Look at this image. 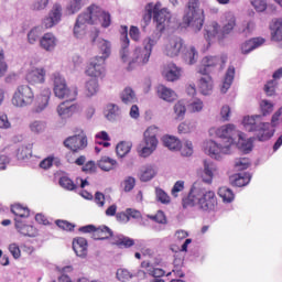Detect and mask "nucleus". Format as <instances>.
<instances>
[{"label": "nucleus", "mask_w": 282, "mask_h": 282, "mask_svg": "<svg viewBox=\"0 0 282 282\" xmlns=\"http://www.w3.org/2000/svg\"><path fill=\"white\" fill-rule=\"evenodd\" d=\"M155 195H156V200L161 202V204H171V197L164 189L156 187L155 188Z\"/></svg>", "instance_id": "obj_48"}, {"label": "nucleus", "mask_w": 282, "mask_h": 282, "mask_svg": "<svg viewBox=\"0 0 282 282\" xmlns=\"http://www.w3.org/2000/svg\"><path fill=\"white\" fill-rule=\"evenodd\" d=\"M262 116H270L272 111H274V105L268 100H262L261 105Z\"/></svg>", "instance_id": "obj_52"}, {"label": "nucleus", "mask_w": 282, "mask_h": 282, "mask_svg": "<svg viewBox=\"0 0 282 282\" xmlns=\"http://www.w3.org/2000/svg\"><path fill=\"white\" fill-rule=\"evenodd\" d=\"M85 89L86 96L88 98H91V96H96L98 94V79L93 78L86 82Z\"/></svg>", "instance_id": "obj_40"}, {"label": "nucleus", "mask_w": 282, "mask_h": 282, "mask_svg": "<svg viewBox=\"0 0 282 282\" xmlns=\"http://www.w3.org/2000/svg\"><path fill=\"white\" fill-rule=\"evenodd\" d=\"M264 43L265 40L263 37H253L241 45V52L242 54H250V52L257 50V47H261Z\"/></svg>", "instance_id": "obj_27"}, {"label": "nucleus", "mask_w": 282, "mask_h": 282, "mask_svg": "<svg viewBox=\"0 0 282 282\" xmlns=\"http://www.w3.org/2000/svg\"><path fill=\"white\" fill-rule=\"evenodd\" d=\"M184 158H191L193 155V142L186 141L184 148L181 151Z\"/></svg>", "instance_id": "obj_57"}, {"label": "nucleus", "mask_w": 282, "mask_h": 282, "mask_svg": "<svg viewBox=\"0 0 282 282\" xmlns=\"http://www.w3.org/2000/svg\"><path fill=\"white\" fill-rule=\"evenodd\" d=\"M202 76L198 80V89L203 96H210L213 94V77L208 74H202Z\"/></svg>", "instance_id": "obj_22"}, {"label": "nucleus", "mask_w": 282, "mask_h": 282, "mask_svg": "<svg viewBox=\"0 0 282 282\" xmlns=\"http://www.w3.org/2000/svg\"><path fill=\"white\" fill-rule=\"evenodd\" d=\"M55 224L58 228H61L62 230H67L68 232H72V230L76 228V225L67 220H55Z\"/></svg>", "instance_id": "obj_53"}, {"label": "nucleus", "mask_w": 282, "mask_h": 282, "mask_svg": "<svg viewBox=\"0 0 282 282\" xmlns=\"http://www.w3.org/2000/svg\"><path fill=\"white\" fill-rule=\"evenodd\" d=\"M105 116L107 120H109L110 122H115V120H118V118L120 117V108H118V106L113 104H110L107 106Z\"/></svg>", "instance_id": "obj_36"}, {"label": "nucleus", "mask_w": 282, "mask_h": 282, "mask_svg": "<svg viewBox=\"0 0 282 282\" xmlns=\"http://www.w3.org/2000/svg\"><path fill=\"white\" fill-rule=\"evenodd\" d=\"M163 144L170 149V151H180L182 147V143L178 141V139L171 135L163 137Z\"/></svg>", "instance_id": "obj_34"}, {"label": "nucleus", "mask_w": 282, "mask_h": 282, "mask_svg": "<svg viewBox=\"0 0 282 282\" xmlns=\"http://www.w3.org/2000/svg\"><path fill=\"white\" fill-rule=\"evenodd\" d=\"M217 65H219V56H205L198 67V74L209 75L213 72V67H217Z\"/></svg>", "instance_id": "obj_20"}, {"label": "nucleus", "mask_w": 282, "mask_h": 282, "mask_svg": "<svg viewBox=\"0 0 282 282\" xmlns=\"http://www.w3.org/2000/svg\"><path fill=\"white\" fill-rule=\"evenodd\" d=\"M203 173L202 180L205 184H213V177H215V173L217 172V165L210 160L203 161Z\"/></svg>", "instance_id": "obj_18"}, {"label": "nucleus", "mask_w": 282, "mask_h": 282, "mask_svg": "<svg viewBox=\"0 0 282 282\" xmlns=\"http://www.w3.org/2000/svg\"><path fill=\"white\" fill-rule=\"evenodd\" d=\"M32 102H34V91H32V88L28 85L19 86L13 95L12 105L14 107H29Z\"/></svg>", "instance_id": "obj_8"}, {"label": "nucleus", "mask_w": 282, "mask_h": 282, "mask_svg": "<svg viewBox=\"0 0 282 282\" xmlns=\"http://www.w3.org/2000/svg\"><path fill=\"white\" fill-rule=\"evenodd\" d=\"M182 191H184V181H177L172 188L173 197H177V193H182Z\"/></svg>", "instance_id": "obj_62"}, {"label": "nucleus", "mask_w": 282, "mask_h": 282, "mask_svg": "<svg viewBox=\"0 0 282 282\" xmlns=\"http://www.w3.org/2000/svg\"><path fill=\"white\" fill-rule=\"evenodd\" d=\"M30 129L31 131H33V133H41V131L45 129V124L43 123V121H33L30 124Z\"/></svg>", "instance_id": "obj_58"}, {"label": "nucleus", "mask_w": 282, "mask_h": 282, "mask_svg": "<svg viewBox=\"0 0 282 282\" xmlns=\"http://www.w3.org/2000/svg\"><path fill=\"white\" fill-rule=\"evenodd\" d=\"M150 219L156 221V224H166V215L162 210H159L154 216H150Z\"/></svg>", "instance_id": "obj_60"}, {"label": "nucleus", "mask_w": 282, "mask_h": 282, "mask_svg": "<svg viewBox=\"0 0 282 282\" xmlns=\"http://www.w3.org/2000/svg\"><path fill=\"white\" fill-rule=\"evenodd\" d=\"M183 23L199 32L204 28V9L199 8V0H188L183 15Z\"/></svg>", "instance_id": "obj_5"}, {"label": "nucleus", "mask_w": 282, "mask_h": 282, "mask_svg": "<svg viewBox=\"0 0 282 282\" xmlns=\"http://www.w3.org/2000/svg\"><path fill=\"white\" fill-rule=\"evenodd\" d=\"M17 158L18 160H28V158H32V144L21 145L18 149Z\"/></svg>", "instance_id": "obj_43"}, {"label": "nucleus", "mask_w": 282, "mask_h": 282, "mask_svg": "<svg viewBox=\"0 0 282 282\" xmlns=\"http://www.w3.org/2000/svg\"><path fill=\"white\" fill-rule=\"evenodd\" d=\"M121 101L123 105H133L138 100L135 97V91H133V88L126 87L121 94H120Z\"/></svg>", "instance_id": "obj_31"}, {"label": "nucleus", "mask_w": 282, "mask_h": 282, "mask_svg": "<svg viewBox=\"0 0 282 282\" xmlns=\"http://www.w3.org/2000/svg\"><path fill=\"white\" fill-rule=\"evenodd\" d=\"M72 100H74V98H68V100L62 102L58 107H57V113L59 116V118H62L63 120L67 119V118H72V116H74V113H76V105L70 104Z\"/></svg>", "instance_id": "obj_19"}, {"label": "nucleus", "mask_w": 282, "mask_h": 282, "mask_svg": "<svg viewBox=\"0 0 282 282\" xmlns=\"http://www.w3.org/2000/svg\"><path fill=\"white\" fill-rule=\"evenodd\" d=\"M232 80H235V66H229L220 87L221 94H226L230 89L232 86Z\"/></svg>", "instance_id": "obj_30"}, {"label": "nucleus", "mask_w": 282, "mask_h": 282, "mask_svg": "<svg viewBox=\"0 0 282 282\" xmlns=\"http://www.w3.org/2000/svg\"><path fill=\"white\" fill-rule=\"evenodd\" d=\"M182 76V68L177 67V65L170 63L164 72V78L169 83H175V80H180Z\"/></svg>", "instance_id": "obj_24"}, {"label": "nucleus", "mask_w": 282, "mask_h": 282, "mask_svg": "<svg viewBox=\"0 0 282 282\" xmlns=\"http://www.w3.org/2000/svg\"><path fill=\"white\" fill-rule=\"evenodd\" d=\"M226 23L219 29V24L217 22H213L210 29L206 30L205 39L206 41H210L212 39H217L218 41H224L235 30V25H237V18L232 12L225 13Z\"/></svg>", "instance_id": "obj_6"}, {"label": "nucleus", "mask_w": 282, "mask_h": 282, "mask_svg": "<svg viewBox=\"0 0 282 282\" xmlns=\"http://www.w3.org/2000/svg\"><path fill=\"white\" fill-rule=\"evenodd\" d=\"M52 96V91L50 89H46L41 94L35 101V105L33 107L34 113H43L45 109H47V106L50 105V97Z\"/></svg>", "instance_id": "obj_21"}, {"label": "nucleus", "mask_w": 282, "mask_h": 282, "mask_svg": "<svg viewBox=\"0 0 282 282\" xmlns=\"http://www.w3.org/2000/svg\"><path fill=\"white\" fill-rule=\"evenodd\" d=\"M97 165L101 169V171H113L116 166H118V161L113 160L109 156H102L101 160L98 161Z\"/></svg>", "instance_id": "obj_32"}, {"label": "nucleus", "mask_w": 282, "mask_h": 282, "mask_svg": "<svg viewBox=\"0 0 282 282\" xmlns=\"http://www.w3.org/2000/svg\"><path fill=\"white\" fill-rule=\"evenodd\" d=\"M86 12L89 14L93 25H96L98 21H100L101 28H109V25H111V14L104 11L100 7L93 4L87 8Z\"/></svg>", "instance_id": "obj_10"}, {"label": "nucleus", "mask_w": 282, "mask_h": 282, "mask_svg": "<svg viewBox=\"0 0 282 282\" xmlns=\"http://www.w3.org/2000/svg\"><path fill=\"white\" fill-rule=\"evenodd\" d=\"M93 20L89 18L87 11L80 13L75 22L73 34L75 39H83L85 36V30H87V25H93Z\"/></svg>", "instance_id": "obj_13"}, {"label": "nucleus", "mask_w": 282, "mask_h": 282, "mask_svg": "<svg viewBox=\"0 0 282 282\" xmlns=\"http://www.w3.org/2000/svg\"><path fill=\"white\" fill-rule=\"evenodd\" d=\"M95 202L100 208H102V206H105V194L96 192Z\"/></svg>", "instance_id": "obj_64"}, {"label": "nucleus", "mask_w": 282, "mask_h": 282, "mask_svg": "<svg viewBox=\"0 0 282 282\" xmlns=\"http://www.w3.org/2000/svg\"><path fill=\"white\" fill-rule=\"evenodd\" d=\"M252 6L258 12H265L268 10V2L265 0H252Z\"/></svg>", "instance_id": "obj_55"}, {"label": "nucleus", "mask_w": 282, "mask_h": 282, "mask_svg": "<svg viewBox=\"0 0 282 282\" xmlns=\"http://www.w3.org/2000/svg\"><path fill=\"white\" fill-rule=\"evenodd\" d=\"M59 186H62V188H66V191H76V184H74V181L67 176H62L59 178Z\"/></svg>", "instance_id": "obj_49"}, {"label": "nucleus", "mask_w": 282, "mask_h": 282, "mask_svg": "<svg viewBox=\"0 0 282 282\" xmlns=\"http://www.w3.org/2000/svg\"><path fill=\"white\" fill-rule=\"evenodd\" d=\"M189 109L193 112L202 111V109H204V102L199 99H196L189 105Z\"/></svg>", "instance_id": "obj_63"}, {"label": "nucleus", "mask_w": 282, "mask_h": 282, "mask_svg": "<svg viewBox=\"0 0 282 282\" xmlns=\"http://www.w3.org/2000/svg\"><path fill=\"white\" fill-rule=\"evenodd\" d=\"M155 175H158V172H155V169H153V166L151 165H148L141 170L140 180L142 182H151V180H153Z\"/></svg>", "instance_id": "obj_37"}, {"label": "nucleus", "mask_w": 282, "mask_h": 282, "mask_svg": "<svg viewBox=\"0 0 282 282\" xmlns=\"http://www.w3.org/2000/svg\"><path fill=\"white\" fill-rule=\"evenodd\" d=\"M250 180H252V175L250 173L241 172L230 177V182L232 186H248L250 184Z\"/></svg>", "instance_id": "obj_29"}, {"label": "nucleus", "mask_w": 282, "mask_h": 282, "mask_svg": "<svg viewBox=\"0 0 282 282\" xmlns=\"http://www.w3.org/2000/svg\"><path fill=\"white\" fill-rule=\"evenodd\" d=\"M261 115L253 117H245L242 124L249 133H254L253 138L248 141L243 139V134L235 128V124L228 123L217 129L216 135L221 140V143H217L213 140L205 143V153L214 158V160H221V153L228 155L230 148L236 145L245 153L252 151V141L265 142L274 135V129H270V122H259Z\"/></svg>", "instance_id": "obj_1"}, {"label": "nucleus", "mask_w": 282, "mask_h": 282, "mask_svg": "<svg viewBox=\"0 0 282 282\" xmlns=\"http://www.w3.org/2000/svg\"><path fill=\"white\" fill-rule=\"evenodd\" d=\"M61 17H63V7L56 3L53 6V9L50 11L48 17L44 18L42 21L43 28L48 30L50 28H54V25H58L61 22Z\"/></svg>", "instance_id": "obj_17"}, {"label": "nucleus", "mask_w": 282, "mask_h": 282, "mask_svg": "<svg viewBox=\"0 0 282 282\" xmlns=\"http://www.w3.org/2000/svg\"><path fill=\"white\" fill-rule=\"evenodd\" d=\"M87 239L83 237H77L73 239V250L75 254H77L82 259H85V257H87Z\"/></svg>", "instance_id": "obj_23"}, {"label": "nucleus", "mask_w": 282, "mask_h": 282, "mask_svg": "<svg viewBox=\"0 0 282 282\" xmlns=\"http://www.w3.org/2000/svg\"><path fill=\"white\" fill-rule=\"evenodd\" d=\"M131 278H132L131 272H129V270H127V269H119L117 271V279L119 281H122V282L129 281V279H131Z\"/></svg>", "instance_id": "obj_56"}, {"label": "nucleus", "mask_w": 282, "mask_h": 282, "mask_svg": "<svg viewBox=\"0 0 282 282\" xmlns=\"http://www.w3.org/2000/svg\"><path fill=\"white\" fill-rule=\"evenodd\" d=\"M158 41H160V34L154 33L143 40V47L138 46L132 51L130 64L127 67L128 72L135 69V67H142V65L149 63L151 54L153 53V47L158 45Z\"/></svg>", "instance_id": "obj_3"}, {"label": "nucleus", "mask_w": 282, "mask_h": 282, "mask_svg": "<svg viewBox=\"0 0 282 282\" xmlns=\"http://www.w3.org/2000/svg\"><path fill=\"white\" fill-rule=\"evenodd\" d=\"M250 167V159L240 158L235 160V169L236 171H246V169Z\"/></svg>", "instance_id": "obj_47"}, {"label": "nucleus", "mask_w": 282, "mask_h": 282, "mask_svg": "<svg viewBox=\"0 0 282 282\" xmlns=\"http://www.w3.org/2000/svg\"><path fill=\"white\" fill-rule=\"evenodd\" d=\"M110 237H112V246H118L119 248H131L135 243L133 239L124 235L113 236V231L105 225L95 228V232L93 234V239L97 241H105V239H109Z\"/></svg>", "instance_id": "obj_7"}, {"label": "nucleus", "mask_w": 282, "mask_h": 282, "mask_svg": "<svg viewBox=\"0 0 282 282\" xmlns=\"http://www.w3.org/2000/svg\"><path fill=\"white\" fill-rule=\"evenodd\" d=\"M50 4V0H34L31 4V10L35 12H41V10H45Z\"/></svg>", "instance_id": "obj_50"}, {"label": "nucleus", "mask_w": 282, "mask_h": 282, "mask_svg": "<svg viewBox=\"0 0 282 282\" xmlns=\"http://www.w3.org/2000/svg\"><path fill=\"white\" fill-rule=\"evenodd\" d=\"M87 3H89V0H70L67 10L69 14H76V12H80Z\"/></svg>", "instance_id": "obj_35"}, {"label": "nucleus", "mask_w": 282, "mask_h": 282, "mask_svg": "<svg viewBox=\"0 0 282 282\" xmlns=\"http://www.w3.org/2000/svg\"><path fill=\"white\" fill-rule=\"evenodd\" d=\"M11 213L15 215V219H23L30 217V209L21 205L11 206Z\"/></svg>", "instance_id": "obj_41"}, {"label": "nucleus", "mask_w": 282, "mask_h": 282, "mask_svg": "<svg viewBox=\"0 0 282 282\" xmlns=\"http://www.w3.org/2000/svg\"><path fill=\"white\" fill-rule=\"evenodd\" d=\"M53 91L56 98H68L69 99V88H67V83L65 82V78L61 76L59 74L53 75Z\"/></svg>", "instance_id": "obj_16"}, {"label": "nucleus", "mask_w": 282, "mask_h": 282, "mask_svg": "<svg viewBox=\"0 0 282 282\" xmlns=\"http://www.w3.org/2000/svg\"><path fill=\"white\" fill-rule=\"evenodd\" d=\"M56 36L52 33H45L43 37L40 40V45L42 50H45V52H54L56 47Z\"/></svg>", "instance_id": "obj_25"}, {"label": "nucleus", "mask_w": 282, "mask_h": 282, "mask_svg": "<svg viewBox=\"0 0 282 282\" xmlns=\"http://www.w3.org/2000/svg\"><path fill=\"white\" fill-rule=\"evenodd\" d=\"M175 120H184L186 116V106L182 101H178L174 105Z\"/></svg>", "instance_id": "obj_46"}, {"label": "nucleus", "mask_w": 282, "mask_h": 282, "mask_svg": "<svg viewBox=\"0 0 282 282\" xmlns=\"http://www.w3.org/2000/svg\"><path fill=\"white\" fill-rule=\"evenodd\" d=\"M15 228L24 237H36V230L32 225H25L20 218H14Z\"/></svg>", "instance_id": "obj_28"}, {"label": "nucleus", "mask_w": 282, "mask_h": 282, "mask_svg": "<svg viewBox=\"0 0 282 282\" xmlns=\"http://www.w3.org/2000/svg\"><path fill=\"white\" fill-rule=\"evenodd\" d=\"M8 72V64H6V56L3 55V50H0V78L4 76Z\"/></svg>", "instance_id": "obj_59"}, {"label": "nucleus", "mask_w": 282, "mask_h": 282, "mask_svg": "<svg viewBox=\"0 0 282 282\" xmlns=\"http://www.w3.org/2000/svg\"><path fill=\"white\" fill-rule=\"evenodd\" d=\"M131 147H133V144H131V142L121 141L116 147L117 155L119 158H124V155H128L131 152Z\"/></svg>", "instance_id": "obj_39"}, {"label": "nucleus", "mask_w": 282, "mask_h": 282, "mask_svg": "<svg viewBox=\"0 0 282 282\" xmlns=\"http://www.w3.org/2000/svg\"><path fill=\"white\" fill-rule=\"evenodd\" d=\"M155 17V3L149 2L145 6V13L143 14V21L144 23H151V19Z\"/></svg>", "instance_id": "obj_44"}, {"label": "nucleus", "mask_w": 282, "mask_h": 282, "mask_svg": "<svg viewBox=\"0 0 282 282\" xmlns=\"http://www.w3.org/2000/svg\"><path fill=\"white\" fill-rule=\"evenodd\" d=\"M158 94L162 98V100H166L167 102H173V100L177 98L175 91L162 85L158 87Z\"/></svg>", "instance_id": "obj_33"}, {"label": "nucleus", "mask_w": 282, "mask_h": 282, "mask_svg": "<svg viewBox=\"0 0 282 282\" xmlns=\"http://www.w3.org/2000/svg\"><path fill=\"white\" fill-rule=\"evenodd\" d=\"M9 251L11 252L13 259H21V249L17 243L9 245Z\"/></svg>", "instance_id": "obj_61"}, {"label": "nucleus", "mask_w": 282, "mask_h": 282, "mask_svg": "<svg viewBox=\"0 0 282 282\" xmlns=\"http://www.w3.org/2000/svg\"><path fill=\"white\" fill-rule=\"evenodd\" d=\"M26 80L31 85H36L39 83H45V69L35 68L26 74Z\"/></svg>", "instance_id": "obj_26"}, {"label": "nucleus", "mask_w": 282, "mask_h": 282, "mask_svg": "<svg viewBox=\"0 0 282 282\" xmlns=\"http://www.w3.org/2000/svg\"><path fill=\"white\" fill-rule=\"evenodd\" d=\"M254 32V22L245 21L239 28V33L243 34V36H250Z\"/></svg>", "instance_id": "obj_45"}, {"label": "nucleus", "mask_w": 282, "mask_h": 282, "mask_svg": "<svg viewBox=\"0 0 282 282\" xmlns=\"http://www.w3.org/2000/svg\"><path fill=\"white\" fill-rule=\"evenodd\" d=\"M63 144L73 153H78V151H84V149H87V135L80 133L68 137L64 140Z\"/></svg>", "instance_id": "obj_11"}, {"label": "nucleus", "mask_w": 282, "mask_h": 282, "mask_svg": "<svg viewBox=\"0 0 282 282\" xmlns=\"http://www.w3.org/2000/svg\"><path fill=\"white\" fill-rule=\"evenodd\" d=\"M185 63L187 65H195L197 63V58H199V54L195 46H191L189 50L183 56Z\"/></svg>", "instance_id": "obj_38"}, {"label": "nucleus", "mask_w": 282, "mask_h": 282, "mask_svg": "<svg viewBox=\"0 0 282 282\" xmlns=\"http://www.w3.org/2000/svg\"><path fill=\"white\" fill-rule=\"evenodd\" d=\"M159 129L155 126L149 127L143 133V140L145 147L141 150L142 158H149L155 149H158V133Z\"/></svg>", "instance_id": "obj_9"}, {"label": "nucleus", "mask_w": 282, "mask_h": 282, "mask_svg": "<svg viewBox=\"0 0 282 282\" xmlns=\"http://www.w3.org/2000/svg\"><path fill=\"white\" fill-rule=\"evenodd\" d=\"M123 191L124 193H131L132 188H135V177L128 176L123 181Z\"/></svg>", "instance_id": "obj_54"}, {"label": "nucleus", "mask_w": 282, "mask_h": 282, "mask_svg": "<svg viewBox=\"0 0 282 282\" xmlns=\"http://www.w3.org/2000/svg\"><path fill=\"white\" fill-rule=\"evenodd\" d=\"M121 48L119 51V56L122 63H131V55L133 52L129 51V29L127 26H121Z\"/></svg>", "instance_id": "obj_14"}, {"label": "nucleus", "mask_w": 282, "mask_h": 282, "mask_svg": "<svg viewBox=\"0 0 282 282\" xmlns=\"http://www.w3.org/2000/svg\"><path fill=\"white\" fill-rule=\"evenodd\" d=\"M218 195L226 204H230L235 199V193L228 187H220L218 189Z\"/></svg>", "instance_id": "obj_42"}, {"label": "nucleus", "mask_w": 282, "mask_h": 282, "mask_svg": "<svg viewBox=\"0 0 282 282\" xmlns=\"http://www.w3.org/2000/svg\"><path fill=\"white\" fill-rule=\"evenodd\" d=\"M40 36H41V28L37 26L32 29L28 34L29 43H31V45H34L39 41Z\"/></svg>", "instance_id": "obj_51"}, {"label": "nucleus", "mask_w": 282, "mask_h": 282, "mask_svg": "<svg viewBox=\"0 0 282 282\" xmlns=\"http://www.w3.org/2000/svg\"><path fill=\"white\" fill-rule=\"evenodd\" d=\"M153 21H155L158 29L162 32L169 23H171V12L167 9H162V3L156 2L154 4V15Z\"/></svg>", "instance_id": "obj_12"}, {"label": "nucleus", "mask_w": 282, "mask_h": 282, "mask_svg": "<svg viewBox=\"0 0 282 282\" xmlns=\"http://www.w3.org/2000/svg\"><path fill=\"white\" fill-rule=\"evenodd\" d=\"M186 50V45L184 44V40L182 37H172L170 42L165 45V54L170 56V58H175V56H180L182 52Z\"/></svg>", "instance_id": "obj_15"}, {"label": "nucleus", "mask_w": 282, "mask_h": 282, "mask_svg": "<svg viewBox=\"0 0 282 282\" xmlns=\"http://www.w3.org/2000/svg\"><path fill=\"white\" fill-rule=\"evenodd\" d=\"M91 43L99 47L102 55L96 56L90 61L86 74L93 78H98V76L105 74V61H107L108 56H111V42L95 36L93 37Z\"/></svg>", "instance_id": "obj_4"}, {"label": "nucleus", "mask_w": 282, "mask_h": 282, "mask_svg": "<svg viewBox=\"0 0 282 282\" xmlns=\"http://www.w3.org/2000/svg\"><path fill=\"white\" fill-rule=\"evenodd\" d=\"M183 208H193L197 206L203 213H213L217 209V196L213 191L206 188L199 182H195L187 196L182 199Z\"/></svg>", "instance_id": "obj_2"}]
</instances>
